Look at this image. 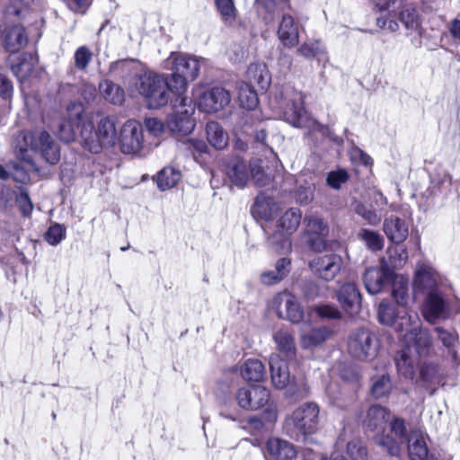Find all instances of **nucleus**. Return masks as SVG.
I'll use <instances>...</instances> for the list:
<instances>
[{
	"mask_svg": "<svg viewBox=\"0 0 460 460\" xmlns=\"http://www.w3.org/2000/svg\"><path fill=\"white\" fill-rule=\"evenodd\" d=\"M269 363L273 385L278 389L287 387L290 383L288 363L278 354L270 355Z\"/></svg>",
	"mask_w": 460,
	"mask_h": 460,
	"instance_id": "21",
	"label": "nucleus"
},
{
	"mask_svg": "<svg viewBox=\"0 0 460 460\" xmlns=\"http://www.w3.org/2000/svg\"><path fill=\"white\" fill-rule=\"evenodd\" d=\"M168 132L173 134L188 135L195 128L192 117H167Z\"/></svg>",
	"mask_w": 460,
	"mask_h": 460,
	"instance_id": "38",
	"label": "nucleus"
},
{
	"mask_svg": "<svg viewBox=\"0 0 460 460\" xmlns=\"http://www.w3.org/2000/svg\"><path fill=\"white\" fill-rule=\"evenodd\" d=\"M261 160L258 159L252 160L250 171H248L243 160L234 159L227 165L226 175L230 181L237 187H244L251 176L258 186H264L269 178L261 170Z\"/></svg>",
	"mask_w": 460,
	"mask_h": 460,
	"instance_id": "5",
	"label": "nucleus"
},
{
	"mask_svg": "<svg viewBox=\"0 0 460 460\" xmlns=\"http://www.w3.org/2000/svg\"><path fill=\"white\" fill-rule=\"evenodd\" d=\"M14 143L17 157L27 166L26 170L13 166L12 175L18 182L29 181L27 171L39 172L34 155H40L49 164H57L60 160L59 147L46 130L22 131L15 137Z\"/></svg>",
	"mask_w": 460,
	"mask_h": 460,
	"instance_id": "2",
	"label": "nucleus"
},
{
	"mask_svg": "<svg viewBox=\"0 0 460 460\" xmlns=\"http://www.w3.org/2000/svg\"><path fill=\"white\" fill-rule=\"evenodd\" d=\"M377 314L382 324L392 327L399 333L408 331L414 321V315L410 314L405 309L396 311L393 305L386 302L380 303Z\"/></svg>",
	"mask_w": 460,
	"mask_h": 460,
	"instance_id": "8",
	"label": "nucleus"
},
{
	"mask_svg": "<svg viewBox=\"0 0 460 460\" xmlns=\"http://www.w3.org/2000/svg\"><path fill=\"white\" fill-rule=\"evenodd\" d=\"M393 296L400 305L408 302V281L402 276L396 277L393 285Z\"/></svg>",
	"mask_w": 460,
	"mask_h": 460,
	"instance_id": "46",
	"label": "nucleus"
},
{
	"mask_svg": "<svg viewBox=\"0 0 460 460\" xmlns=\"http://www.w3.org/2000/svg\"><path fill=\"white\" fill-rule=\"evenodd\" d=\"M347 450L352 460H368L367 449L360 440L349 442Z\"/></svg>",
	"mask_w": 460,
	"mask_h": 460,
	"instance_id": "56",
	"label": "nucleus"
},
{
	"mask_svg": "<svg viewBox=\"0 0 460 460\" xmlns=\"http://www.w3.org/2000/svg\"><path fill=\"white\" fill-rule=\"evenodd\" d=\"M13 87L12 82L5 75L0 72V96L8 100L13 96Z\"/></svg>",
	"mask_w": 460,
	"mask_h": 460,
	"instance_id": "61",
	"label": "nucleus"
},
{
	"mask_svg": "<svg viewBox=\"0 0 460 460\" xmlns=\"http://www.w3.org/2000/svg\"><path fill=\"white\" fill-rule=\"evenodd\" d=\"M66 6L77 13H84L91 4V0H64Z\"/></svg>",
	"mask_w": 460,
	"mask_h": 460,
	"instance_id": "62",
	"label": "nucleus"
},
{
	"mask_svg": "<svg viewBox=\"0 0 460 460\" xmlns=\"http://www.w3.org/2000/svg\"><path fill=\"white\" fill-rule=\"evenodd\" d=\"M289 269H290V261L289 260H288L286 258H282V259L279 260L277 261L276 267H275V270L277 272L278 277H276L274 279H283L289 272Z\"/></svg>",
	"mask_w": 460,
	"mask_h": 460,
	"instance_id": "63",
	"label": "nucleus"
},
{
	"mask_svg": "<svg viewBox=\"0 0 460 460\" xmlns=\"http://www.w3.org/2000/svg\"><path fill=\"white\" fill-rule=\"evenodd\" d=\"M275 305L279 317L294 323H298L303 320L304 311L297 298L290 293L279 294L275 298Z\"/></svg>",
	"mask_w": 460,
	"mask_h": 460,
	"instance_id": "15",
	"label": "nucleus"
},
{
	"mask_svg": "<svg viewBox=\"0 0 460 460\" xmlns=\"http://www.w3.org/2000/svg\"><path fill=\"white\" fill-rule=\"evenodd\" d=\"M270 396L269 390L264 386L252 385L239 388L235 394V400L241 408L256 411L269 402Z\"/></svg>",
	"mask_w": 460,
	"mask_h": 460,
	"instance_id": "10",
	"label": "nucleus"
},
{
	"mask_svg": "<svg viewBox=\"0 0 460 460\" xmlns=\"http://www.w3.org/2000/svg\"><path fill=\"white\" fill-rule=\"evenodd\" d=\"M413 320L408 331L403 332L402 349L410 352L413 350L419 358H429L434 352L433 338L427 329L421 327L418 315L414 314Z\"/></svg>",
	"mask_w": 460,
	"mask_h": 460,
	"instance_id": "4",
	"label": "nucleus"
},
{
	"mask_svg": "<svg viewBox=\"0 0 460 460\" xmlns=\"http://www.w3.org/2000/svg\"><path fill=\"white\" fill-rule=\"evenodd\" d=\"M238 102L241 107L247 111L254 110L259 104L256 91L246 82L237 84Z\"/></svg>",
	"mask_w": 460,
	"mask_h": 460,
	"instance_id": "34",
	"label": "nucleus"
},
{
	"mask_svg": "<svg viewBox=\"0 0 460 460\" xmlns=\"http://www.w3.org/2000/svg\"><path fill=\"white\" fill-rule=\"evenodd\" d=\"M302 213L299 208L288 209L279 219V226L288 234L295 232L301 221Z\"/></svg>",
	"mask_w": 460,
	"mask_h": 460,
	"instance_id": "37",
	"label": "nucleus"
},
{
	"mask_svg": "<svg viewBox=\"0 0 460 460\" xmlns=\"http://www.w3.org/2000/svg\"><path fill=\"white\" fill-rule=\"evenodd\" d=\"M421 314L429 323H435L440 319H447L449 317L448 303L438 291L431 290L427 295Z\"/></svg>",
	"mask_w": 460,
	"mask_h": 460,
	"instance_id": "14",
	"label": "nucleus"
},
{
	"mask_svg": "<svg viewBox=\"0 0 460 460\" xmlns=\"http://www.w3.org/2000/svg\"><path fill=\"white\" fill-rule=\"evenodd\" d=\"M306 231L314 235H324L327 234V225L316 216L307 217L305 219Z\"/></svg>",
	"mask_w": 460,
	"mask_h": 460,
	"instance_id": "52",
	"label": "nucleus"
},
{
	"mask_svg": "<svg viewBox=\"0 0 460 460\" xmlns=\"http://www.w3.org/2000/svg\"><path fill=\"white\" fill-rule=\"evenodd\" d=\"M146 127L148 132L154 136H161L168 132V123L160 117H149L146 119Z\"/></svg>",
	"mask_w": 460,
	"mask_h": 460,
	"instance_id": "54",
	"label": "nucleus"
},
{
	"mask_svg": "<svg viewBox=\"0 0 460 460\" xmlns=\"http://www.w3.org/2000/svg\"><path fill=\"white\" fill-rule=\"evenodd\" d=\"M360 235L369 249L379 251L383 248L384 241L378 233L371 230H363Z\"/></svg>",
	"mask_w": 460,
	"mask_h": 460,
	"instance_id": "55",
	"label": "nucleus"
},
{
	"mask_svg": "<svg viewBox=\"0 0 460 460\" xmlns=\"http://www.w3.org/2000/svg\"><path fill=\"white\" fill-rule=\"evenodd\" d=\"M136 90L141 94L149 109H159L169 102V93L164 75L146 71L134 78Z\"/></svg>",
	"mask_w": 460,
	"mask_h": 460,
	"instance_id": "3",
	"label": "nucleus"
},
{
	"mask_svg": "<svg viewBox=\"0 0 460 460\" xmlns=\"http://www.w3.org/2000/svg\"><path fill=\"white\" fill-rule=\"evenodd\" d=\"M297 52L306 58H314L325 56L326 49L323 43L319 40H315L305 42L299 47Z\"/></svg>",
	"mask_w": 460,
	"mask_h": 460,
	"instance_id": "45",
	"label": "nucleus"
},
{
	"mask_svg": "<svg viewBox=\"0 0 460 460\" xmlns=\"http://www.w3.org/2000/svg\"><path fill=\"white\" fill-rule=\"evenodd\" d=\"M390 420L389 411L379 405L371 406L364 420V426L367 429L379 435L384 431L387 421Z\"/></svg>",
	"mask_w": 460,
	"mask_h": 460,
	"instance_id": "22",
	"label": "nucleus"
},
{
	"mask_svg": "<svg viewBox=\"0 0 460 460\" xmlns=\"http://www.w3.org/2000/svg\"><path fill=\"white\" fill-rule=\"evenodd\" d=\"M319 407L314 402H307L299 406L292 414L291 420L294 427L302 434H313L317 430L319 424Z\"/></svg>",
	"mask_w": 460,
	"mask_h": 460,
	"instance_id": "9",
	"label": "nucleus"
},
{
	"mask_svg": "<svg viewBox=\"0 0 460 460\" xmlns=\"http://www.w3.org/2000/svg\"><path fill=\"white\" fill-rule=\"evenodd\" d=\"M394 362L397 373L400 376L414 381L419 367L411 352L402 349L396 353Z\"/></svg>",
	"mask_w": 460,
	"mask_h": 460,
	"instance_id": "24",
	"label": "nucleus"
},
{
	"mask_svg": "<svg viewBox=\"0 0 460 460\" xmlns=\"http://www.w3.org/2000/svg\"><path fill=\"white\" fill-rule=\"evenodd\" d=\"M11 70L13 75L20 80H25L32 71V66L25 58L17 64H11Z\"/></svg>",
	"mask_w": 460,
	"mask_h": 460,
	"instance_id": "58",
	"label": "nucleus"
},
{
	"mask_svg": "<svg viewBox=\"0 0 460 460\" xmlns=\"http://www.w3.org/2000/svg\"><path fill=\"white\" fill-rule=\"evenodd\" d=\"M222 22L226 25L234 24L237 18V9L234 0H214Z\"/></svg>",
	"mask_w": 460,
	"mask_h": 460,
	"instance_id": "40",
	"label": "nucleus"
},
{
	"mask_svg": "<svg viewBox=\"0 0 460 460\" xmlns=\"http://www.w3.org/2000/svg\"><path fill=\"white\" fill-rule=\"evenodd\" d=\"M207 139L216 149H224L228 144V135L223 128L215 121L207 124Z\"/></svg>",
	"mask_w": 460,
	"mask_h": 460,
	"instance_id": "35",
	"label": "nucleus"
},
{
	"mask_svg": "<svg viewBox=\"0 0 460 460\" xmlns=\"http://www.w3.org/2000/svg\"><path fill=\"white\" fill-rule=\"evenodd\" d=\"M230 100L228 91L221 87H214L199 96L198 108L202 113H217L230 103Z\"/></svg>",
	"mask_w": 460,
	"mask_h": 460,
	"instance_id": "13",
	"label": "nucleus"
},
{
	"mask_svg": "<svg viewBox=\"0 0 460 460\" xmlns=\"http://www.w3.org/2000/svg\"><path fill=\"white\" fill-rule=\"evenodd\" d=\"M383 230L390 241L401 243L408 237L409 225L398 216H391L385 219Z\"/></svg>",
	"mask_w": 460,
	"mask_h": 460,
	"instance_id": "20",
	"label": "nucleus"
},
{
	"mask_svg": "<svg viewBox=\"0 0 460 460\" xmlns=\"http://www.w3.org/2000/svg\"><path fill=\"white\" fill-rule=\"evenodd\" d=\"M392 390V382L388 375H382L373 381L372 393L375 397L380 398L387 395Z\"/></svg>",
	"mask_w": 460,
	"mask_h": 460,
	"instance_id": "47",
	"label": "nucleus"
},
{
	"mask_svg": "<svg viewBox=\"0 0 460 460\" xmlns=\"http://www.w3.org/2000/svg\"><path fill=\"white\" fill-rule=\"evenodd\" d=\"M415 285L421 288H432L437 282L435 270L427 265H419L415 274Z\"/></svg>",
	"mask_w": 460,
	"mask_h": 460,
	"instance_id": "41",
	"label": "nucleus"
},
{
	"mask_svg": "<svg viewBox=\"0 0 460 460\" xmlns=\"http://www.w3.org/2000/svg\"><path fill=\"white\" fill-rule=\"evenodd\" d=\"M286 110L285 115H303L305 112L304 99L305 96L301 92L292 90L286 93Z\"/></svg>",
	"mask_w": 460,
	"mask_h": 460,
	"instance_id": "39",
	"label": "nucleus"
},
{
	"mask_svg": "<svg viewBox=\"0 0 460 460\" xmlns=\"http://www.w3.org/2000/svg\"><path fill=\"white\" fill-rule=\"evenodd\" d=\"M296 454L294 445L287 440L272 438L266 443L265 455L269 460H293Z\"/></svg>",
	"mask_w": 460,
	"mask_h": 460,
	"instance_id": "18",
	"label": "nucleus"
},
{
	"mask_svg": "<svg viewBox=\"0 0 460 460\" xmlns=\"http://www.w3.org/2000/svg\"><path fill=\"white\" fill-rule=\"evenodd\" d=\"M248 84L253 88L258 87L261 91H266L270 84V75L264 63H252L247 69Z\"/></svg>",
	"mask_w": 460,
	"mask_h": 460,
	"instance_id": "26",
	"label": "nucleus"
},
{
	"mask_svg": "<svg viewBox=\"0 0 460 460\" xmlns=\"http://www.w3.org/2000/svg\"><path fill=\"white\" fill-rule=\"evenodd\" d=\"M28 43V37L22 25H14L5 30L4 45L7 51L15 53Z\"/></svg>",
	"mask_w": 460,
	"mask_h": 460,
	"instance_id": "28",
	"label": "nucleus"
},
{
	"mask_svg": "<svg viewBox=\"0 0 460 460\" xmlns=\"http://www.w3.org/2000/svg\"><path fill=\"white\" fill-rule=\"evenodd\" d=\"M402 22L410 29H417L420 25L418 12L415 8H406L401 12Z\"/></svg>",
	"mask_w": 460,
	"mask_h": 460,
	"instance_id": "59",
	"label": "nucleus"
},
{
	"mask_svg": "<svg viewBox=\"0 0 460 460\" xmlns=\"http://www.w3.org/2000/svg\"><path fill=\"white\" fill-rule=\"evenodd\" d=\"M451 176L445 170L437 169L430 176L432 188L438 191L447 190L451 185Z\"/></svg>",
	"mask_w": 460,
	"mask_h": 460,
	"instance_id": "48",
	"label": "nucleus"
},
{
	"mask_svg": "<svg viewBox=\"0 0 460 460\" xmlns=\"http://www.w3.org/2000/svg\"><path fill=\"white\" fill-rule=\"evenodd\" d=\"M435 332L437 333L438 340L446 349V357L450 358L451 361L456 362L457 360V349L459 347L457 333L455 331L447 330L443 327H437Z\"/></svg>",
	"mask_w": 460,
	"mask_h": 460,
	"instance_id": "31",
	"label": "nucleus"
},
{
	"mask_svg": "<svg viewBox=\"0 0 460 460\" xmlns=\"http://www.w3.org/2000/svg\"><path fill=\"white\" fill-rule=\"evenodd\" d=\"M104 99L113 104H121L124 101V91L111 81H103L99 85Z\"/></svg>",
	"mask_w": 460,
	"mask_h": 460,
	"instance_id": "43",
	"label": "nucleus"
},
{
	"mask_svg": "<svg viewBox=\"0 0 460 460\" xmlns=\"http://www.w3.org/2000/svg\"><path fill=\"white\" fill-rule=\"evenodd\" d=\"M279 209L278 205L273 199L265 197L264 195H259L256 199L252 211L258 214L261 218L265 220H270L273 218Z\"/></svg>",
	"mask_w": 460,
	"mask_h": 460,
	"instance_id": "36",
	"label": "nucleus"
},
{
	"mask_svg": "<svg viewBox=\"0 0 460 460\" xmlns=\"http://www.w3.org/2000/svg\"><path fill=\"white\" fill-rule=\"evenodd\" d=\"M241 376L249 382H260L265 376V367L259 359L246 360L240 369Z\"/></svg>",
	"mask_w": 460,
	"mask_h": 460,
	"instance_id": "33",
	"label": "nucleus"
},
{
	"mask_svg": "<svg viewBox=\"0 0 460 460\" xmlns=\"http://www.w3.org/2000/svg\"><path fill=\"white\" fill-rule=\"evenodd\" d=\"M448 31L452 39L457 43H460V19H453L447 25Z\"/></svg>",
	"mask_w": 460,
	"mask_h": 460,
	"instance_id": "64",
	"label": "nucleus"
},
{
	"mask_svg": "<svg viewBox=\"0 0 460 460\" xmlns=\"http://www.w3.org/2000/svg\"><path fill=\"white\" fill-rule=\"evenodd\" d=\"M117 142L124 154L135 155L139 153L145 142L142 124L135 119H128L120 128L119 136L116 135L114 144Z\"/></svg>",
	"mask_w": 460,
	"mask_h": 460,
	"instance_id": "7",
	"label": "nucleus"
},
{
	"mask_svg": "<svg viewBox=\"0 0 460 460\" xmlns=\"http://www.w3.org/2000/svg\"><path fill=\"white\" fill-rule=\"evenodd\" d=\"M206 60L186 53L172 52L164 60V67L174 73L181 74L187 79L195 80Z\"/></svg>",
	"mask_w": 460,
	"mask_h": 460,
	"instance_id": "6",
	"label": "nucleus"
},
{
	"mask_svg": "<svg viewBox=\"0 0 460 460\" xmlns=\"http://www.w3.org/2000/svg\"><path fill=\"white\" fill-rule=\"evenodd\" d=\"M389 265L394 269L402 268L407 261L408 252L404 249L391 246L387 250Z\"/></svg>",
	"mask_w": 460,
	"mask_h": 460,
	"instance_id": "51",
	"label": "nucleus"
},
{
	"mask_svg": "<svg viewBox=\"0 0 460 460\" xmlns=\"http://www.w3.org/2000/svg\"><path fill=\"white\" fill-rule=\"evenodd\" d=\"M349 176L346 171L338 170L329 172L327 176V183L330 187L338 190L341 184L346 182Z\"/></svg>",
	"mask_w": 460,
	"mask_h": 460,
	"instance_id": "60",
	"label": "nucleus"
},
{
	"mask_svg": "<svg viewBox=\"0 0 460 460\" xmlns=\"http://www.w3.org/2000/svg\"><path fill=\"white\" fill-rule=\"evenodd\" d=\"M440 381L441 376L438 365L424 361L419 366V373H417V376L414 379L417 385L427 389H433Z\"/></svg>",
	"mask_w": 460,
	"mask_h": 460,
	"instance_id": "25",
	"label": "nucleus"
},
{
	"mask_svg": "<svg viewBox=\"0 0 460 460\" xmlns=\"http://www.w3.org/2000/svg\"><path fill=\"white\" fill-rule=\"evenodd\" d=\"M55 133L69 143L77 137L91 153L99 154L112 147L116 141V126L111 117H56Z\"/></svg>",
	"mask_w": 460,
	"mask_h": 460,
	"instance_id": "1",
	"label": "nucleus"
},
{
	"mask_svg": "<svg viewBox=\"0 0 460 460\" xmlns=\"http://www.w3.org/2000/svg\"><path fill=\"white\" fill-rule=\"evenodd\" d=\"M342 265V258L336 253L318 255L309 262L311 270L325 281L332 280L341 271Z\"/></svg>",
	"mask_w": 460,
	"mask_h": 460,
	"instance_id": "11",
	"label": "nucleus"
},
{
	"mask_svg": "<svg viewBox=\"0 0 460 460\" xmlns=\"http://www.w3.org/2000/svg\"><path fill=\"white\" fill-rule=\"evenodd\" d=\"M92 52L85 46L79 47L75 52V65L80 70L85 69L92 60Z\"/></svg>",
	"mask_w": 460,
	"mask_h": 460,
	"instance_id": "57",
	"label": "nucleus"
},
{
	"mask_svg": "<svg viewBox=\"0 0 460 460\" xmlns=\"http://www.w3.org/2000/svg\"><path fill=\"white\" fill-rule=\"evenodd\" d=\"M166 81V87L169 93V101L171 95L178 98H182L188 89V80L181 74L172 72L171 75H164Z\"/></svg>",
	"mask_w": 460,
	"mask_h": 460,
	"instance_id": "32",
	"label": "nucleus"
},
{
	"mask_svg": "<svg viewBox=\"0 0 460 460\" xmlns=\"http://www.w3.org/2000/svg\"><path fill=\"white\" fill-rule=\"evenodd\" d=\"M390 435L381 436L376 438V441L379 445L385 447L388 453L392 456H397L401 451V445L404 441L405 435V425L404 421L398 418H394L389 424Z\"/></svg>",
	"mask_w": 460,
	"mask_h": 460,
	"instance_id": "16",
	"label": "nucleus"
},
{
	"mask_svg": "<svg viewBox=\"0 0 460 460\" xmlns=\"http://www.w3.org/2000/svg\"><path fill=\"white\" fill-rule=\"evenodd\" d=\"M332 336V331L327 327H316L300 335V345L305 349H312L325 342Z\"/></svg>",
	"mask_w": 460,
	"mask_h": 460,
	"instance_id": "29",
	"label": "nucleus"
},
{
	"mask_svg": "<svg viewBox=\"0 0 460 460\" xmlns=\"http://www.w3.org/2000/svg\"><path fill=\"white\" fill-rule=\"evenodd\" d=\"M180 171L172 167H164L156 176L157 186L161 190L173 188L181 179Z\"/></svg>",
	"mask_w": 460,
	"mask_h": 460,
	"instance_id": "42",
	"label": "nucleus"
},
{
	"mask_svg": "<svg viewBox=\"0 0 460 460\" xmlns=\"http://www.w3.org/2000/svg\"><path fill=\"white\" fill-rule=\"evenodd\" d=\"M35 2L36 0H6L4 14L6 19H24L34 10Z\"/></svg>",
	"mask_w": 460,
	"mask_h": 460,
	"instance_id": "30",
	"label": "nucleus"
},
{
	"mask_svg": "<svg viewBox=\"0 0 460 460\" xmlns=\"http://www.w3.org/2000/svg\"><path fill=\"white\" fill-rule=\"evenodd\" d=\"M377 349L376 338L367 331H358L349 341V353L358 359L367 360L375 358Z\"/></svg>",
	"mask_w": 460,
	"mask_h": 460,
	"instance_id": "12",
	"label": "nucleus"
},
{
	"mask_svg": "<svg viewBox=\"0 0 460 460\" xmlns=\"http://www.w3.org/2000/svg\"><path fill=\"white\" fill-rule=\"evenodd\" d=\"M273 340L279 350L293 355L296 351L295 340L287 329H279L273 334Z\"/></svg>",
	"mask_w": 460,
	"mask_h": 460,
	"instance_id": "44",
	"label": "nucleus"
},
{
	"mask_svg": "<svg viewBox=\"0 0 460 460\" xmlns=\"http://www.w3.org/2000/svg\"><path fill=\"white\" fill-rule=\"evenodd\" d=\"M337 299L349 315L357 314L360 309V294L353 283L342 285L337 291Z\"/></svg>",
	"mask_w": 460,
	"mask_h": 460,
	"instance_id": "19",
	"label": "nucleus"
},
{
	"mask_svg": "<svg viewBox=\"0 0 460 460\" xmlns=\"http://www.w3.org/2000/svg\"><path fill=\"white\" fill-rule=\"evenodd\" d=\"M280 42L287 48H293L299 40L298 26L291 15L285 14L278 29Z\"/></svg>",
	"mask_w": 460,
	"mask_h": 460,
	"instance_id": "23",
	"label": "nucleus"
},
{
	"mask_svg": "<svg viewBox=\"0 0 460 460\" xmlns=\"http://www.w3.org/2000/svg\"><path fill=\"white\" fill-rule=\"evenodd\" d=\"M391 278L392 272L388 270V265L382 261L381 268H369L366 270L364 275L366 289L370 294H377Z\"/></svg>",
	"mask_w": 460,
	"mask_h": 460,
	"instance_id": "17",
	"label": "nucleus"
},
{
	"mask_svg": "<svg viewBox=\"0 0 460 460\" xmlns=\"http://www.w3.org/2000/svg\"><path fill=\"white\" fill-rule=\"evenodd\" d=\"M411 460H428L429 448L425 436L418 430L411 431L407 439Z\"/></svg>",
	"mask_w": 460,
	"mask_h": 460,
	"instance_id": "27",
	"label": "nucleus"
},
{
	"mask_svg": "<svg viewBox=\"0 0 460 460\" xmlns=\"http://www.w3.org/2000/svg\"><path fill=\"white\" fill-rule=\"evenodd\" d=\"M353 209L356 212V214L360 216L369 225L376 226L381 221V216L377 215V213L375 210L367 208L363 203L356 202Z\"/></svg>",
	"mask_w": 460,
	"mask_h": 460,
	"instance_id": "50",
	"label": "nucleus"
},
{
	"mask_svg": "<svg viewBox=\"0 0 460 460\" xmlns=\"http://www.w3.org/2000/svg\"><path fill=\"white\" fill-rule=\"evenodd\" d=\"M312 311L322 319L337 320L341 318V311L333 305L321 304L312 307Z\"/></svg>",
	"mask_w": 460,
	"mask_h": 460,
	"instance_id": "49",
	"label": "nucleus"
},
{
	"mask_svg": "<svg viewBox=\"0 0 460 460\" xmlns=\"http://www.w3.org/2000/svg\"><path fill=\"white\" fill-rule=\"evenodd\" d=\"M66 237V228L59 224L52 225L45 234V240L50 245H57Z\"/></svg>",
	"mask_w": 460,
	"mask_h": 460,
	"instance_id": "53",
	"label": "nucleus"
}]
</instances>
